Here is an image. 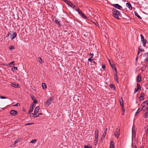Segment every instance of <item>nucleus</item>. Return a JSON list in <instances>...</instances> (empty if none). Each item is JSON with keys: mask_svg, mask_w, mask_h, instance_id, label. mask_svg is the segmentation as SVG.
<instances>
[{"mask_svg": "<svg viewBox=\"0 0 148 148\" xmlns=\"http://www.w3.org/2000/svg\"><path fill=\"white\" fill-rule=\"evenodd\" d=\"M134 148H137L136 147V146L135 145V146L134 147Z\"/></svg>", "mask_w": 148, "mask_h": 148, "instance_id": "obj_58", "label": "nucleus"}, {"mask_svg": "<svg viewBox=\"0 0 148 148\" xmlns=\"http://www.w3.org/2000/svg\"><path fill=\"white\" fill-rule=\"evenodd\" d=\"M32 100L33 101V102H37V101L36 99L34 97V96H33L32 97Z\"/></svg>", "mask_w": 148, "mask_h": 148, "instance_id": "obj_25", "label": "nucleus"}, {"mask_svg": "<svg viewBox=\"0 0 148 148\" xmlns=\"http://www.w3.org/2000/svg\"><path fill=\"white\" fill-rule=\"evenodd\" d=\"M119 100L120 104L121 106V107H123L124 104H123V98L121 97H119Z\"/></svg>", "mask_w": 148, "mask_h": 148, "instance_id": "obj_9", "label": "nucleus"}, {"mask_svg": "<svg viewBox=\"0 0 148 148\" xmlns=\"http://www.w3.org/2000/svg\"><path fill=\"white\" fill-rule=\"evenodd\" d=\"M90 56H92V55H90Z\"/></svg>", "mask_w": 148, "mask_h": 148, "instance_id": "obj_64", "label": "nucleus"}, {"mask_svg": "<svg viewBox=\"0 0 148 148\" xmlns=\"http://www.w3.org/2000/svg\"><path fill=\"white\" fill-rule=\"evenodd\" d=\"M145 94L143 93H142L140 95L139 98V101H142L144 100Z\"/></svg>", "mask_w": 148, "mask_h": 148, "instance_id": "obj_8", "label": "nucleus"}, {"mask_svg": "<svg viewBox=\"0 0 148 148\" xmlns=\"http://www.w3.org/2000/svg\"><path fill=\"white\" fill-rule=\"evenodd\" d=\"M104 139H103V138H102V137H101V140H103Z\"/></svg>", "mask_w": 148, "mask_h": 148, "instance_id": "obj_56", "label": "nucleus"}, {"mask_svg": "<svg viewBox=\"0 0 148 148\" xmlns=\"http://www.w3.org/2000/svg\"><path fill=\"white\" fill-rule=\"evenodd\" d=\"M110 148H114V142L113 141H111L110 142Z\"/></svg>", "mask_w": 148, "mask_h": 148, "instance_id": "obj_16", "label": "nucleus"}, {"mask_svg": "<svg viewBox=\"0 0 148 148\" xmlns=\"http://www.w3.org/2000/svg\"><path fill=\"white\" fill-rule=\"evenodd\" d=\"M112 12L114 16L116 18L119 19V17L120 15V12L117 10L116 9L113 8L112 9Z\"/></svg>", "mask_w": 148, "mask_h": 148, "instance_id": "obj_1", "label": "nucleus"}, {"mask_svg": "<svg viewBox=\"0 0 148 148\" xmlns=\"http://www.w3.org/2000/svg\"><path fill=\"white\" fill-rule=\"evenodd\" d=\"M148 116V111L145 113V115L144 116V117L145 118H147V116Z\"/></svg>", "mask_w": 148, "mask_h": 148, "instance_id": "obj_35", "label": "nucleus"}, {"mask_svg": "<svg viewBox=\"0 0 148 148\" xmlns=\"http://www.w3.org/2000/svg\"><path fill=\"white\" fill-rule=\"evenodd\" d=\"M79 14L81 15L83 18H85L86 19H87V17L85 16L84 14L83 13V12L81 11H79Z\"/></svg>", "mask_w": 148, "mask_h": 148, "instance_id": "obj_11", "label": "nucleus"}, {"mask_svg": "<svg viewBox=\"0 0 148 148\" xmlns=\"http://www.w3.org/2000/svg\"><path fill=\"white\" fill-rule=\"evenodd\" d=\"M89 55H92V56H91L90 58L88 59V60L91 62L93 60V59L92 60L91 58L93 57L94 55L93 53H90L89 54Z\"/></svg>", "mask_w": 148, "mask_h": 148, "instance_id": "obj_20", "label": "nucleus"}, {"mask_svg": "<svg viewBox=\"0 0 148 148\" xmlns=\"http://www.w3.org/2000/svg\"><path fill=\"white\" fill-rule=\"evenodd\" d=\"M42 113L38 114V115H42Z\"/></svg>", "mask_w": 148, "mask_h": 148, "instance_id": "obj_59", "label": "nucleus"}, {"mask_svg": "<svg viewBox=\"0 0 148 148\" xmlns=\"http://www.w3.org/2000/svg\"><path fill=\"white\" fill-rule=\"evenodd\" d=\"M9 48L11 50H12L14 49V47L13 46H10L9 47Z\"/></svg>", "mask_w": 148, "mask_h": 148, "instance_id": "obj_38", "label": "nucleus"}, {"mask_svg": "<svg viewBox=\"0 0 148 148\" xmlns=\"http://www.w3.org/2000/svg\"><path fill=\"white\" fill-rule=\"evenodd\" d=\"M111 65V66H112V67L113 68H114V70H115V71L116 72V69L115 68V66L114 65H111V64H110Z\"/></svg>", "mask_w": 148, "mask_h": 148, "instance_id": "obj_43", "label": "nucleus"}, {"mask_svg": "<svg viewBox=\"0 0 148 148\" xmlns=\"http://www.w3.org/2000/svg\"><path fill=\"white\" fill-rule=\"evenodd\" d=\"M20 104L19 103H17L16 104V105H14V106H20Z\"/></svg>", "mask_w": 148, "mask_h": 148, "instance_id": "obj_47", "label": "nucleus"}, {"mask_svg": "<svg viewBox=\"0 0 148 148\" xmlns=\"http://www.w3.org/2000/svg\"><path fill=\"white\" fill-rule=\"evenodd\" d=\"M16 36V33H14L13 34L11 35L10 36L11 39H13Z\"/></svg>", "mask_w": 148, "mask_h": 148, "instance_id": "obj_15", "label": "nucleus"}, {"mask_svg": "<svg viewBox=\"0 0 148 148\" xmlns=\"http://www.w3.org/2000/svg\"><path fill=\"white\" fill-rule=\"evenodd\" d=\"M38 116H39V115H36V116H35L34 117H35V118H36V117H38Z\"/></svg>", "mask_w": 148, "mask_h": 148, "instance_id": "obj_54", "label": "nucleus"}, {"mask_svg": "<svg viewBox=\"0 0 148 148\" xmlns=\"http://www.w3.org/2000/svg\"><path fill=\"white\" fill-rule=\"evenodd\" d=\"M12 64H13V65H14V61L12 62H10L9 64V65Z\"/></svg>", "mask_w": 148, "mask_h": 148, "instance_id": "obj_45", "label": "nucleus"}, {"mask_svg": "<svg viewBox=\"0 0 148 148\" xmlns=\"http://www.w3.org/2000/svg\"><path fill=\"white\" fill-rule=\"evenodd\" d=\"M84 148H92L91 146H88V145H85Z\"/></svg>", "mask_w": 148, "mask_h": 148, "instance_id": "obj_39", "label": "nucleus"}, {"mask_svg": "<svg viewBox=\"0 0 148 148\" xmlns=\"http://www.w3.org/2000/svg\"><path fill=\"white\" fill-rule=\"evenodd\" d=\"M112 5L118 9L121 10L122 8L121 6L118 4H112Z\"/></svg>", "mask_w": 148, "mask_h": 148, "instance_id": "obj_6", "label": "nucleus"}, {"mask_svg": "<svg viewBox=\"0 0 148 148\" xmlns=\"http://www.w3.org/2000/svg\"><path fill=\"white\" fill-rule=\"evenodd\" d=\"M36 103V102H33L32 103V107H35V103Z\"/></svg>", "mask_w": 148, "mask_h": 148, "instance_id": "obj_41", "label": "nucleus"}, {"mask_svg": "<svg viewBox=\"0 0 148 148\" xmlns=\"http://www.w3.org/2000/svg\"><path fill=\"white\" fill-rule=\"evenodd\" d=\"M145 54L146 55H147V56L146 58L145 59V62H148V53H145Z\"/></svg>", "mask_w": 148, "mask_h": 148, "instance_id": "obj_28", "label": "nucleus"}, {"mask_svg": "<svg viewBox=\"0 0 148 148\" xmlns=\"http://www.w3.org/2000/svg\"><path fill=\"white\" fill-rule=\"evenodd\" d=\"M138 89H136L135 88V91L134 92V93H136L138 91Z\"/></svg>", "mask_w": 148, "mask_h": 148, "instance_id": "obj_49", "label": "nucleus"}, {"mask_svg": "<svg viewBox=\"0 0 148 148\" xmlns=\"http://www.w3.org/2000/svg\"><path fill=\"white\" fill-rule=\"evenodd\" d=\"M137 89L139 90V89H140V85L138 83L137 84Z\"/></svg>", "mask_w": 148, "mask_h": 148, "instance_id": "obj_37", "label": "nucleus"}, {"mask_svg": "<svg viewBox=\"0 0 148 148\" xmlns=\"http://www.w3.org/2000/svg\"><path fill=\"white\" fill-rule=\"evenodd\" d=\"M136 135V132L135 131H133V128H132V138H135Z\"/></svg>", "mask_w": 148, "mask_h": 148, "instance_id": "obj_22", "label": "nucleus"}, {"mask_svg": "<svg viewBox=\"0 0 148 148\" xmlns=\"http://www.w3.org/2000/svg\"><path fill=\"white\" fill-rule=\"evenodd\" d=\"M34 115H32V114H31L30 116L31 117L33 116Z\"/></svg>", "mask_w": 148, "mask_h": 148, "instance_id": "obj_55", "label": "nucleus"}, {"mask_svg": "<svg viewBox=\"0 0 148 148\" xmlns=\"http://www.w3.org/2000/svg\"><path fill=\"white\" fill-rule=\"evenodd\" d=\"M142 110H140V109H139L137 111V112L135 113V115H137L138 113H139Z\"/></svg>", "mask_w": 148, "mask_h": 148, "instance_id": "obj_34", "label": "nucleus"}, {"mask_svg": "<svg viewBox=\"0 0 148 148\" xmlns=\"http://www.w3.org/2000/svg\"><path fill=\"white\" fill-rule=\"evenodd\" d=\"M33 109H34V107H31L29 109V113H31L32 112V111H33Z\"/></svg>", "mask_w": 148, "mask_h": 148, "instance_id": "obj_27", "label": "nucleus"}, {"mask_svg": "<svg viewBox=\"0 0 148 148\" xmlns=\"http://www.w3.org/2000/svg\"><path fill=\"white\" fill-rule=\"evenodd\" d=\"M107 128H106L104 131V133H103V135H102V138H103V139H104L105 137V136H106V133L107 132Z\"/></svg>", "mask_w": 148, "mask_h": 148, "instance_id": "obj_18", "label": "nucleus"}, {"mask_svg": "<svg viewBox=\"0 0 148 148\" xmlns=\"http://www.w3.org/2000/svg\"><path fill=\"white\" fill-rule=\"evenodd\" d=\"M11 85L14 87L15 88H17V87H19V85L17 84L16 83H12Z\"/></svg>", "mask_w": 148, "mask_h": 148, "instance_id": "obj_13", "label": "nucleus"}, {"mask_svg": "<svg viewBox=\"0 0 148 148\" xmlns=\"http://www.w3.org/2000/svg\"><path fill=\"white\" fill-rule=\"evenodd\" d=\"M110 88L113 89V90H115V87L114 85L113 84H111L110 85Z\"/></svg>", "mask_w": 148, "mask_h": 148, "instance_id": "obj_23", "label": "nucleus"}, {"mask_svg": "<svg viewBox=\"0 0 148 148\" xmlns=\"http://www.w3.org/2000/svg\"><path fill=\"white\" fill-rule=\"evenodd\" d=\"M42 87L43 89H45L46 88V86L45 83H43L42 84Z\"/></svg>", "mask_w": 148, "mask_h": 148, "instance_id": "obj_32", "label": "nucleus"}, {"mask_svg": "<svg viewBox=\"0 0 148 148\" xmlns=\"http://www.w3.org/2000/svg\"><path fill=\"white\" fill-rule=\"evenodd\" d=\"M143 68H142V70L143 71Z\"/></svg>", "mask_w": 148, "mask_h": 148, "instance_id": "obj_62", "label": "nucleus"}, {"mask_svg": "<svg viewBox=\"0 0 148 148\" xmlns=\"http://www.w3.org/2000/svg\"><path fill=\"white\" fill-rule=\"evenodd\" d=\"M143 104H145V106L148 105V100H146L143 103Z\"/></svg>", "mask_w": 148, "mask_h": 148, "instance_id": "obj_24", "label": "nucleus"}, {"mask_svg": "<svg viewBox=\"0 0 148 148\" xmlns=\"http://www.w3.org/2000/svg\"><path fill=\"white\" fill-rule=\"evenodd\" d=\"M19 140L18 139L16 140L14 142V145H15L16 143L19 142Z\"/></svg>", "mask_w": 148, "mask_h": 148, "instance_id": "obj_40", "label": "nucleus"}, {"mask_svg": "<svg viewBox=\"0 0 148 148\" xmlns=\"http://www.w3.org/2000/svg\"><path fill=\"white\" fill-rule=\"evenodd\" d=\"M124 112H123V113H122V114H123V115H124Z\"/></svg>", "mask_w": 148, "mask_h": 148, "instance_id": "obj_61", "label": "nucleus"}, {"mask_svg": "<svg viewBox=\"0 0 148 148\" xmlns=\"http://www.w3.org/2000/svg\"><path fill=\"white\" fill-rule=\"evenodd\" d=\"M124 106L123 105V107H122V110L123 111V112H125V110H124Z\"/></svg>", "mask_w": 148, "mask_h": 148, "instance_id": "obj_51", "label": "nucleus"}, {"mask_svg": "<svg viewBox=\"0 0 148 148\" xmlns=\"http://www.w3.org/2000/svg\"><path fill=\"white\" fill-rule=\"evenodd\" d=\"M36 141V139H34L33 140H32L30 143H35Z\"/></svg>", "mask_w": 148, "mask_h": 148, "instance_id": "obj_42", "label": "nucleus"}, {"mask_svg": "<svg viewBox=\"0 0 148 148\" xmlns=\"http://www.w3.org/2000/svg\"><path fill=\"white\" fill-rule=\"evenodd\" d=\"M39 106H37L34 111V113L32 114V115H35L37 114V113L38 112L39 110Z\"/></svg>", "mask_w": 148, "mask_h": 148, "instance_id": "obj_7", "label": "nucleus"}, {"mask_svg": "<svg viewBox=\"0 0 148 148\" xmlns=\"http://www.w3.org/2000/svg\"><path fill=\"white\" fill-rule=\"evenodd\" d=\"M114 79L115 81L116 80L117 81V83H118V76L117 74H116L115 75V76L114 77Z\"/></svg>", "mask_w": 148, "mask_h": 148, "instance_id": "obj_30", "label": "nucleus"}, {"mask_svg": "<svg viewBox=\"0 0 148 148\" xmlns=\"http://www.w3.org/2000/svg\"><path fill=\"white\" fill-rule=\"evenodd\" d=\"M0 98L2 99H5L6 98L4 96H1L0 97Z\"/></svg>", "mask_w": 148, "mask_h": 148, "instance_id": "obj_52", "label": "nucleus"}, {"mask_svg": "<svg viewBox=\"0 0 148 148\" xmlns=\"http://www.w3.org/2000/svg\"><path fill=\"white\" fill-rule=\"evenodd\" d=\"M55 22L56 23H57L58 25L59 26L60 25V21H58V20L57 19H55Z\"/></svg>", "mask_w": 148, "mask_h": 148, "instance_id": "obj_21", "label": "nucleus"}, {"mask_svg": "<svg viewBox=\"0 0 148 148\" xmlns=\"http://www.w3.org/2000/svg\"><path fill=\"white\" fill-rule=\"evenodd\" d=\"M140 36L141 40L142 41L143 45L145 47L146 46V44L147 42V40L145 39L144 36L142 34H140Z\"/></svg>", "mask_w": 148, "mask_h": 148, "instance_id": "obj_4", "label": "nucleus"}, {"mask_svg": "<svg viewBox=\"0 0 148 148\" xmlns=\"http://www.w3.org/2000/svg\"><path fill=\"white\" fill-rule=\"evenodd\" d=\"M144 111H146L148 110V106L147 107L145 108V109L143 110Z\"/></svg>", "mask_w": 148, "mask_h": 148, "instance_id": "obj_48", "label": "nucleus"}, {"mask_svg": "<svg viewBox=\"0 0 148 148\" xmlns=\"http://www.w3.org/2000/svg\"><path fill=\"white\" fill-rule=\"evenodd\" d=\"M120 129L119 127L116 128L114 133L115 136L117 138H118L120 134Z\"/></svg>", "mask_w": 148, "mask_h": 148, "instance_id": "obj_2", "label": "nucleus"}, {"mask_svg": "<svg viewBox=\"0 0 148 148\" xmlns=\"http://www.w3.org/2000/svg\"><path fill=\"white\" fill-rule=\"evenodd\" d=\"M137 81L138 82H140L141 81V78L140 75H139L137 76L136 78Z\"/></svg>", "mask_w": 148, "mask_h": 148, "instance_id": "obj_14", "label": "nucleus"}, {"mask_svg": "<svg viewBox=\"0 0 148 148\" xmlns=\"http://www.w3.org/2000/svg\"><path fill=\"white\" fill-rule=\"evenodd\" d=\"M75 10L78 13H79V11H80V10H79L78 9H75Z\"/></svg>", "mask_w": 148, "mask_h": 148, "instance_id": "obj_50", "label": "nucleus"}, {"mask_svg": "<svg viewBox=\"0 0 148 148\" xmlns=\"http://www.w3.org/2000/svg\"><path fill=\"white\" fill-rule=\"evenodd\" d=\"M65 3L69 6L73 8L74 7V5L70 1L68 0H65Z\"/></svg>", "mask_w": 148, "mask_h": 148, "instance_id": "obj_5", "label": "nucleus"}, {"mask_svg": "<svg viewBox=\"0 0 148 148\" xmlns=\"http://www.w3.org/2000/svg\"><path fill=\"white\" fill-rule=\"evenodd\" d=\"M17 68L16 67L14 66L12 69V71L14 72L15 71V70H17Z\"/></svg>", "mask_w": 148, "mask_h": 148, "instance_id": "obj_31", "label": "nucleus"}, {"mask_svg": "<svg viewBox=\"0 0 148 148\" xmlns=\"http://www.w3.org/2000/svg\"><path fill=\"white\" fill-rule=\"evenodd\" d=\"M53 99L52 97H49L45 103V105L47 106H48L51 103Z\"/></svg>", "mask_w": 148, "mask_h": 148, "instance_id": "obj_3", "label": "nucleus"}, {"mask_svg": "<svg viewBox=\"0 0 148 148\" xmlns=\"http://www.w3.org/2000/svg\"><path fill=\"white\" fill-rule=\"evenodd\" d=\"M102 68H103V69H104L105 68V66L104 65H103L102 66Z\"/></svg>", "mask_w": 148, "mask_h": 148, "instance_id": "obj_53", "label": "nucleus"}, {"mask_svg": "<svg viewBox=\"0 0 148 148\" xmlns=\"http://www.w3.org/2000/svg\"><path fill=\"white\" fill-rule=\"evenodd\" d=\"M140 148H143V147H141Z\"/></svg>", "mask_w": 148, "mask_h": 148, "instance_id": "obj_60", "label": "nucleus"}, {"mask_svg": "<svg viewBox=\"0 0 148 148\" xmlns=\"http://www.w3.org/2000/svg\"><path fill=\"white\" fill-rule=\"evenodd\" d=\"M93 62V63H94V64H96L95 62V61H93V62Z\"/></svg>", "mask_w": 148, "mask_h": 148, "instance_id": "obj_57", "label": "nucleus"}, {"mask_svg": "<svg viewBox=\"0 0 148 148\" xmlns=\"http://www.w3.org/2000/svg\"><path fill=\"white\" fill-rule=\"evenodd\" d=\"M126 6L130 10H132V7L131 6V5L130 3H126Z\"/></svg>", "mask_w": 148, "mask_h": 148, "instance_id": "obj_12", "label": "nucleus"}, {"mask_svg": "<svg viewBox=\"0 0 148 148\" xmlns=\"http://www.w3.org/2000/svg\"><path fill=\"white\" fill-rule=\"evenodd\" d=\"M142 108L141 109V110L143 109L146 106H145V104H143V103L142 104Z\"/></svg>", "mask_w": 148, "mask_h": 148, "instance_id": "obj_44", "label": "nucleus"}, {"mask_svg": "<svg viewBox=\"0 0 148 148\" xmlns=\"http://www.w3.org/2000/svg\"><path fill=\"white\" fill-rule=\"evenodd\" d=\"M95 145H96L97 143V142L98 140V138H95Z\"/></svg>", "mask_w": 148, "mask_h": 148, "instance_id": "obj_26", "label": "nucleus"}, {"mask_svg": "<svg viewBox=\"0 0 148 148\" xmlns=\"http://www.w3.org/2000/svg\"><path fill=\"white\" fill-rule=\"evenodd\" d=\"M145 132L147 133H148V125L145 128Z\"/></svg>", "mask_w": 148, "mask_h": 148, "instance_id": "obj_36", "label": "nucleus"}, {"mask_svg": "<svg viewBox=\"0 0 148 148\" xmlns=\"http://www.w3.org/2000/svg\"><path fill=\"white\" fill-rule=\"evenodd\" d=\"M95 138H98L99 137L98 135V130H96L95 131Z\"/></svg>", "mask_w": 148, "mask_h": 148, "instance_id": "obj_17", "label": "nucleus"}, {"mask_svg": "<svg viewBox=\"0 0 148 148\" xmlns=\"http://www.w3.org/2000/svg\"><path fill=\"white\" fill-rule=\"evenodd\" d=\"M64 1H65V0H63Z\"/></svg>", "mask_w": 148, "mask_h": 148, "instance_id": "obj_63", "label": "nucleus"}, {"mask_svg": "<svg viewBox=\"0 0 148 148\" xmlns=\"http://www.w3.org/2000/svg\"><path fill=\"white\" fill-rule=\"evenodd\" d=\"M10 114L13 115H15L17 114V112L14 110H11L10 112Z\"/></svg>", "mask_w": 148, "mask_h": 148, "instance_id": "obj_10", "label": "nucleus"}, {"mask_svg": "<svg viewBox=\"0 0 148 148\" xmlns=\"http://www.w3.org/2000/svg\"><path fill=\"white\" fill-rule=\"evenodd\" d=\"M33 123H27V124H25V125H30L33 124Z\"/></svg>", "mask_w": 148, "mask_h": 148, "instance_id": "obj_46", "label": "nucleus"}, {"mask_svg": "<svg viewBox=\"0 0 148 148\" xmlns=\"http://www.w3.org/2000/svg\"><path fill=\"white\" fill-rule=\"evenodd\" d=\"M38 61L41 64L43 63V61L41 58H39L38 59Z\"/></svg>", "mask_w": 148, "mask_h": 148, "instance_id": "obj_29", "label": "nucleus"}, {"mask_svg": "<svg viewBox=\"0 0 148 148\" xmlns=\"http://www.w3.org/2000/svg\"><path fill=\"white\" fill-rule=\"evenodd\" d=\"M134 12V14H135V15L136 16H137L138 18H141L140 16L138 15V13L137 12Z\"/></svg>", "mask_w": 148, "mask_h": 148, "instance_id": "obj_33", "label": "nucleus"}, {"mask_svg": "<svg viewBox=\"0 0 148 148\" xmlns=\"http://www.w3.org/2000/svg\"><path fill=\"white\" fill-rule=\"evenodd\" d=\"M143 51H144L143 49H141L140 47H139L138 48V53H137L138 55H139V53L140 52H142Z\"/></svg>", "mask_w": 148, "mask_h": 148, "instance_id": "obj_19", "label": "nucleus"}]
</instances>
